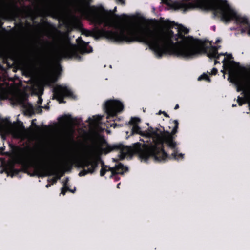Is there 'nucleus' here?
Masks as SVG:
<instances>
[{"instance_id": "28", "label": "nucleus", "mask_w": 250, "mask_h": 250, "mask_svg": "<svg viewBox=\"0 0 250 250\" xmlns=\"http://www.w3.org/2000/svg\"><path fill=\"white\" fill-rule=\"evenodd\" d=\"M228 62H230V63H233V64H237V65H239V63H237L236 62H235L234 61H228Z\"/></svg>"}, {"instance_id": "36", "label": "nucleus", "mask_w": 250, "mask_h": 250, "mask_svg": "<svg viewBox=\"0 0 250 250\" xmlns=\"http://www.w3.org/2000/svg\"><path fill=\"white\" fill-rule=\"evenodd\" d=\"M220 42H221V40L218 39L216 40V41L215 42V43H218Z\"/></svg>"}, {"instance_id": "10", "label": "nucleus", "mask_w": 250, "mask_h": 250, "mask_svg": "<svg viewBox=\"0 0 250 250\" xmlns=\"http://www.w3.org/2000/svg\"><path fill=\"white\" fill-rule=\"evenodd\" d=\"M53 96L60 104H65L66 101L64 99L65 97H69L72 99H75L76 96L73 92L68 89L66 86L61 85H57L53 89Z\"/></svg>"}, {"instance_id": "11", "label": "nucleus", "mask_w": 250, "mask_h": 250, "mask_svg": "<svg viewBox=\"0 0 250 250\" xmlns=\"http://www.w3.org/2000/svg\"><path fill=\"white\" fill-rule=\"evenodd\" d=\"M141 122V120L138 117H131L130 120L128 122V124L132 125L131 129V134H137L142 136L144 135L143 133L141 131V128L139 126L138 124Z\"/></svg>"}, {"instance_id": "27", "label": "nucleus", "mask_w": 250, "mask_h": 250, "mask_svg": "<svg viewBox=\"0 0 250 250\" xmlns=\"http://www.w3.org/2000/svg\"><path fill=\"white\" fill-rule=\"evenodd\" d=\"M226 58H224L223 60L222 61V62L223 63V66H225L226 64Z\"/></svg>"}, {"instance_id": "7", "label": "nucleus", "mask_w": 250, "mask_h": 250, "mask_svg": "<svg viewBox=\"0 0 250 250\" xmlns=\"http://www.w3.org/2000/svg\"><path fill=\"white\" fill-rule=\"evenodd\" d=\"M102 140L103 143L106 145V147L102 149V151L104 154H107L112 151L119 150L120 153L118 155L119 160H124L130 150L129 147L125 146L121 143L111 145L108 144L104 138H103Z\"/></svg>"}, {"instance_id": "44", "label": "nucleus", "mask_w": 250, "mask_h": 250, "mask_svg": "<svg viewBox=\"0 0 250 250\" xmlns=\"http://www.w3.org/2000/svg\"><path fill=\"white\" fill-rule=\"evenodd\" d=\"M216 47H218V50L220 48L221 46H217Z\"/></svg>"}, {"instance_id": "35", "label": "nucleus", "mask_w": 250, "mask_h": 250, "mask_svg": "<svg viewBox=\"0 0 250 250\" xmlns=\"http://www.w3.org/2000/svg\"><path fill=\"white\" fill-rule=\"evenodd\" d=\"M218 59H216L215 60L214 62V64L216 65L217 63H219V62L217 61Z\"/></svg>"}, {"instance_id": "42", "label": "nucleus", "mask_w": 250, "mask_h": 250, "mask_svg": "<svg viewBox=\"0 0 250 250\" xmlns=\"http://www.w3.org/2000/svg\"><path fill=\"white\" fill-rule=\"evenodd\" d=\"M19 149H20L21 150H24V148H19Z\"/></svg>"}, {"instance_id": "2", "label": "nucleus", "mask_w": 250, "mask_h": 250, "mask_svg": "<svg viewBox=\"0 0 250 250\" xmlns=\"http://www.w3.org/2000/svg\"><path fill=\"white\" fill-rule=\"evenodd\" d=\"M173 126H171V132L164 131L159 134V128L154 129L150 126L148 128V136H153L154 144L145 149H142L139 143L135 144V148L138 153L139 157L145 160H147L150 157L154 158L155 161L165 162L167 160H183L184 154L179 153L177 143L175 141L178 132L179 122L178 120L172 121ZM169 128L171 126L169 127Z\"/></svg>"}, {"instance_id": "40", "label": "nucleus", "mask_w": 250, "mask_h": 250, "mask_svg": "<svg viewBox=\"0 0 250 250\" xmlns=\"http://www.w3.org/2000/svg\"><path fill=\"white\" fill-rule=\"evenodd\" d=\"M120 183H118V184H117V188H119V186H120Z\"/></svg>"}, {"instance_id": "16", "label": "nucleus", "mask_w": 250, "mask_h": 250, "mask_svg": "<svg viewBox=\"0 0 250 250\" xmlns=\"http://www.w3.org/2000/svg\"><path fill=\"white\" fill-rule=\"evenodd\" d=\"M116 9H117V8H116V7H115L113 11H112L111 10H109V11L107 10V11L111 12V15L110 17L105 12V13L104 12L101 13V15L103 16V17H104V18H107L108 20L110 25H109V26H107V27H111L112 26V23L111 21V19L113 16V13L116 11ZM105 10H106V9H105ZM106 11H107V10H106Z\"/></svg>"}, {"instance_id": "19", "label": "nucleus", "mask_w": 250, "mask_h": 250, "mask_svg": "<svg viewBox=\"0 0 250 250\" xmlns=\"http://www.w3.org/2000/svg\"><path fill=\"white\" fill-rule=\"evenodd\" d=\"M77 42L80 44L83 45V47L86 48L87 46V43H86L84 41H83L81 37H79L77 39Z\"/></svg>"}, {"instance_id": "15", "label": "nucleus", "mask_w": 250, "mask_h": 250, "mask_svg": "<svg viewBox=\"0 0 250 250\" xmlns=\"http://www.w3.org/2000/svg\"><path fill=\"white\" fill-rule=\"evenodd\" d=\"M72 120L73 118L71 115H64L58 118V121L63 124H68Z\"/></svg>"}, {"instance_id": "18", "label": "nucleus", "mask_w": 250, "mask_h": 250, "mask_svg": "<svg viewBox=\"0 0 250 250\" xmlns=\"http://www.w3.org/2000/svg\"><path fill=\"white\" fill-rule=\"evenodd\" d=\"M198 81H201V80H205L207 82H210L211 81L210 79L208 77V76L205 74L203 73L202 75H201L200 76H199L198 78Z\"/></svg>"}, {"instance_id": "38", "label": "nucleus", "mask_w": 250, "mask_h": 250, "mask_svg": "<svg viewBox=\"0 0 250 250\" xmlns=\"http://www.w3.org/2000/svg\"><path fill=\"white\" fill-rule=\"evenodd\" d=\"M122 17H127V15H125V14H123V15H122Z\"/></svg>"}, {"instance_id": "34", "label": "nucleus", "mask_w": 250, "mask_h": 250, "mask_svg": "<svg viewBox=\"0 0 250 250\" xmlns=\"http://www.w3.org/2000/svg\"><path fill=\"white\" fill-rule=\"evenodd\" d=\"M42 100L41 98H40L39 99L38 104H42Z\"/></svg>"}, {"instance_id": "23", "label": "nucleus", "mask_w": 250, "mask_h": 250, "mask_svg": "<svg viewBox=\"0 0 250 250\" xmlns=\"http://www.w3.org/2000/svg\"><path fill=\"white\" fill-rule=\"evenodd\" d=\"M182 6L185 8H188L190 7V4H187L186 3H183V4H182Z\"/></svg>"}, {"instance_id": "22", "label": "nucleus", "mask_w": 250, "mask_h": 250, "mask_svg": "<svg viewBox=\"0 0 250 250\" xmlns=\"http://www.w3.org/2000/svg\"><path fill=\"white\" fill-rule=\"evenodd\" d=\"M217 72H218L217 69L216 68H213L211 71V74L215 75L217 73Z\"/></svg>"}, {"instance_id": "39", "label": "nucleus", "mask_w": 250, "mask_h": 250, "mask_svg": "<svg viewBox=\"0 0 250 250\" xmlns=\"http://www.w3.org/2000/svg\"><path fill=\"white\" fill-rule=\"evenodd\" d=\"M45 43H46L47 45H48V44H50L49 42L48 41H45Z\"/></svg>"}, {"instance_id": "41", "label": "nucleus", "mask_w": 250, "mask_h": 250, "mask_svg": "<svg viewBox=\"0 0 250 250\" xmlns=\"http://www.w3.org/2000/svg\"><path fill=\"white\" fill-rule=\"evenodd\" d=\"M236 104H232V107H236Z\"/></svg>"}, {"instance_id": "21", "label": "nucleus", "mask_w": 250, "mask_h": 250, "mask_svg": "<svg viewBox=\"0 0 250 250\" xmlns=\"http://www.w3.org/2000/svg\"><path fill=\"white\" fill-rule=\"evenodd\" d=\"M161 114H163V115H164L165 117H167V118H169V116L168 114H167L166 112L165 111H159V113H158V114L159 115H160Z\"/></svg>"}, {"instance_id": "20", "label": "nucleus", "mask_w": 250, "mask_h": 250, "mask_svg": "<svg viewBox=\"0 0 250 250\" xmlns=\"http://www.w3.org/2000/svg\"><path fill=\"white\" fill-rule=\"evenodd\" d=\"M237 102L239 106H242L245 103L244 99L243 97L238 96L237 98Z\"/></svg>"}, {"instance_id": "8", "label": "nucleus", "mask_w": 250, "mask_h": 250, "mask_svg": "<svg viewBox=\"0 0 250 250\" xmlns=\"http://www.w3.org/2000/svg\"><path fill=\"white\" fill-rule=\"evenodd\" d=\"M128 171V167L125 166L121 163H119L116 165L114 167H110L105 165L103 162L102 163V168L100 170V176H103L107 171L111 172L110 176V178L114 177L115 181H117L120 180L117 175H123L124 172Z\"/></svg>"}, {"instance_id": "1", "label": "nucleus", "mask_w": 250, "mask_h": 250, "mask_svg": "<svg viewBox=\"0 0 250 250\" xmlns=\"http://www.w3.org/2000/svg\"><path fill=\"white\" fill-rule=\"evenodd\" d=\"M164 24L168 29L166 32H158L149 28H135L136 42L148 45L158 58L168 54L189 59L203 51L206 52L207 47H204L201 40L185 36L189 32L187 28L179 25L178 33L174 34L171 30L177 25L174 22L166 20Z\"/></svg>"}, {"instance_id": "43", "label": "nucleus", "mask_w": 250, "mask_h": 250, "mask_svg": "<svg viewBox=\"0 0 250 250\" xmlns=\"http://www.w3.org/2000/svg\"><path fill=\"white\" fill-rule=\"evenodd\" d=\"M88 121H91L92 120L90 118H89L88 119Z\"/></svg>"}, {"instance_id": "13", "label": "nucleus", "mask_w": 250, "mask_h": 250, "mask_svg": "<svg viewBox=\"0 0 250 250\" xmlns=\"http://www.w3.org/2000/svg\"><path fill=\"white\" fill-rule=\"evenodd\" d=\"M68 181L69 178L66 177L64 181L63 182V187L61 188V193L63 195H65L66 192L67 191L74 193L76 190L75 188H74V189H71L70 188L68 185Z\"/></svg>"}, {"instance_id": "12", "label": "nucleus", "mask_w": 250, "mask_h": 250, "mask_svg": "<svg viewBox=\"0 0 250 250\" xmlns=\"http://www.w3.org/2000/svg\"><path fill=\"white\" fill-rule=\"evenodd\" d=\"M62 57L71 58L72 57L81 59V57L75 49H71L64 50L62 54Z\"/></svg>"}, {"instance_id": "32", "label": "nucleus", "mask_w": 250, "mask_h": 250, "mask_svg": "<svg viewBox=\"0 0 250 250\" xmlns=\"http://www.w3.org/2000/svg\"><path fill=\"white\" fill-rule=\"evenodd\" d=\"M179 108V105L178 104H177L175 106V107H174V109L175 110H176L177 109H178Z\"/></svg>"}, {"instance_id": "5", "label": "nucleus", "mask_w": 250, "mask_h": 250, "mask_svg": "<svg viewBox=\"0 0 250 250\" xmlns=\"http://www.w3.org/2000/svg\"><path fill=\"white\" fill-rule=\"evenodd\" d=\"M16 164L21 165L22 167V171L24 172H27L29 167H33L36 171L39 174L40 177H45L51 175H55L51 179H48V182H51L53 185L56 183L57 180L60 179L61 177L63 175L64 172H62L61 175H59V167L53 163L50 162L43 163V165H39L36 163L29 157H24L22 155H18L15 159Z\"/></svg>"}, {"instance_id": "6", "label": "nucleus", "mask_w": 250, "mask_h": 250, "mask_svg": "<svg viewBox=\"0 0 250 250\" xmlns=\"http://www.w3.org/2000/svg\"><path fill=\"white\" fill-rule=\"evenodd\" d=\"M99 163L97 160H92L86 157L79 159L77 161V166L78 167L83 169L79 173L80 176H83L88 173H93L98 166Z\"/></svg>"}, {"instance_id": "4", "label": "nucleus", "mask_w": 250, "mask_h": 250, "mask_svg": "<svg viewBox=\"0 0 250 250\" xmlns=\"http://www.w3.org/2000/svg\"><path fill=\"white\" fill-rule=\"evenodd\" d=\"M195 3L197 7L204 10L211 11L213 18H219L225 23L235 19L238 24L246 25V27L241 29V32H247L250 35V23L248 19L238 15L227 0H195Z\"/></svg>"}, {"instance_id": "29", "label": "nucleus", "mask_w": 250, "mask_h": 250, "mask_svg": "<svg viewBox=\"0 0 250 250\" xmlns=\"http://www.w3.org/2000/svg\"><path fill=\"white\" fill-rule=\"evenodd\" d=\"M119 159L118 158H112V161L114 162H116V163H118V161H119Z\"/></svg>"}, {"instance_id": "30", "label": "nucleus", "mask_w": 250, "mask_h": 250, "mask_svg": "<svg viewBox=\"0 0 250 250\" xmlns=\"http://www.w3.org/2000/svg\"><path fill=\"white\" fill-rule=\"evenodd\" d=\"M13 171L15 173L18 174L20 170L17 169H13Z\"/></svg>"}, {"instance_id": "9", "label": "nucleus", "mask_w": 250, "mask_h": 250, "mask_svg": "<svg viewBox=\"0 0 250 250\" xmlns=\"http://www.w3.org/2000/svg\"><path fill=\"white\" fill-rule=\"evenodd\" d=\"M104 109L107 115V118L116 116L118 113L122 112L124 105L117 100H108L104 104Z\"/></svg>"}, {"instance_id": "14", "label": "nucleus", "mask_w": 250, "mask_h": 250, "mask_svg": "<svg viewBox=\"0 0 250 250\" xmlns=\"http://www.w3.org/2000/svg\"><path fill=\"white\" fill-rule=\"evenodd\" d=\"M207 55L209 58L219 59V55L218 52V47L211 46Z\"/></svg>"}, {"instance_id": "25", "label": "nucleus", "mask_w": 250, "mask_h": 250, "mask_svg": "<svg viewBox=\"0 0 250 250\" xmlns=\"http://www.w3.org/2000/svg\"><path fill=\"white\" fill-rule=\"evenodd\" d=\"M37 112L38 113H41L42 112V110L41 109V107H38L37 108Z\"/></svg>"}, {"instance_id": "31", "label": "nucleus", "mask_w": 250, "mask_h": 250, "mask_svg": "<svg viewBox=\"0 0 250 250\" xmlns=\"http://www.w3.org/2000/svg\"><path fill=\"white\" fill-rule=\"evenodd\" d=\"M219 56H226L227 55V52H226L225 53H221L219 54Z\"/></svg>"}, {"instance_id": "26", "label": "nucleus", "mask_w": 250, "mask_h": 250, "mask_svg": "<svg viewBox=\"0 0 250 250\" xmlns=\"http://www.w3.org/2000/svg\"><path fill=\"white\" fill-rule=\"evenodd\" d=\"M118 2L121 3L122 5H125V1L124 0H117Z\"/></svg>"}, {"instance_id": "24", "label": "nucleus", "mask_w": 250, "mask_h": 250, "mask_svg": "<svg viewBox=\"0 0 250 250\" xmlns=\"http://www.w3.org/2000/svg\"><path fill=\"white\" fill-rule=\"evenodd\" d=\"M226 56H227L229 60H231V59H233L232 55V54H228L227 53V55Z\"/></svg>"}, {"instance_id": "45", "label": "nucleus", "mask_w": 250, "mask_h": 250, "mask_svg": "<svg viewBox=\"0 0 250 250\" xmlns=\"http://www.w3.org/2000/svg\"><path fill=\"white\" fill-rule=\"evenodd\" d=\"M31 112H33V109L32 108L31 109Z\"/></svg>"}, {"instance_id": "3", "label": "nucleus", "mask_w": 250, "mask_h": 250, "mask_svg": "<svg viewBox=\"0 0 250 250\" xmlns=\"http://www.w3.org/2000/svg\"><path fill=\"white\" fill-rule=\"evenodd\" d=\"M102 12H105L109 17L111 15V12L105 10L102 5L93 6L89 10L83 11L87 19L94 25L95 27L92 30L83 29L82 30V34L87 37H93L96 39L104 37L117 42H125L130 43L136 42L135 28H125L121 27L119 31L106 30L104 28H99V26L103 24H104V27L110 25L108 20L107 18H104L101 15V13Z\"/></svg>"}, {"instance_id": "33", "label": "nucleus", "mask_w": 250, "mask_h": 250, "mask_svg": "<svg viewBox=\"0 0 250 250\" xmlns=\"http://www.w3.org/2000/svg\"><path fill=\"white\" fill-rule=\"evenodd\" d=\"M36 119H34L32 121V125H35V126H37L35 124V121H36Z\"/></svg>"}, {"instance_id": "37", "label": "nucleus", "mask_w": 250, "mask_h": 250, "mask_svg": "<svg viewBox=\"0 0 250 250\" xmlns=\"http://www.w3.org/2000/svg\"><path fill=\"white\" fill-rule=\"evenodd\" d=\"M51 185V184L48 183V184H47L46 185V187L47 188H48L49 187H50Z\"/></svg>"}, {"instance_id": "17", "label": "nucleus", "mask_w": 250, "mask_h": 250, "mask_svg": "<svg viewBox=\"0 0 250 250\" xmlns=\"http://www.w3.org/2000/svg\"><path fill=\"white\" fill-rule=\"evenodd\" d=\"M234 80V83L237 85V91L238 92L242 91L244 87L243 84L239 81V80H238L237 78H235Z\"/></svg>"}]
</instances>
